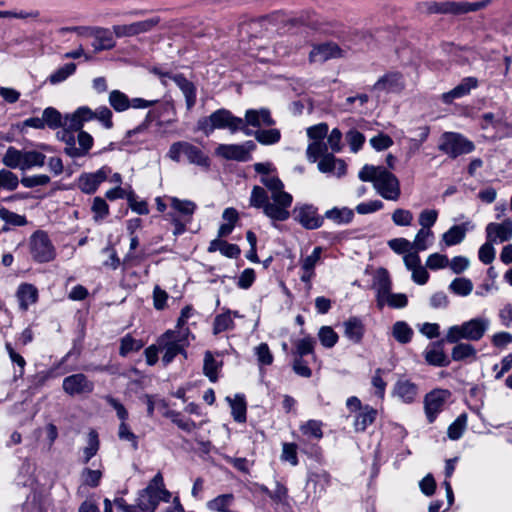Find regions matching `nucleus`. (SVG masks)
<instances>
[{
	"mask_svg": "<svg viewBox=\"0 0 512 512\" xmlns=\"http://www.w3.org/2000/svg\"><path fill=\"white\" fill-rule=\"evenodd\" d=\"M302 434L308 438L320 440L323 437L322 422L318 420H308L300 426Z\"/></svg>",
	"mask_w": 512,
	"mask_h": 512,
	"instance_id": "obj_46",
	"label": "nucleus"
},
{
	"mask_svg": "<svg viewBox=\"0 0 512 512\" xmlns=\"http://www.w3.org/2000/svg\"><path fill=\"white\" fill-rule=\"evenodd\" d=\"M296 220L304 228L313 230L323 225L324 217L318 214L317 208L313 205H304L299 208Z\"/></svg>",
	"mask_w": 512,
	"mask_h": 512,
	"instance_id": "obj_22",
	"label": "nucleus"
},
{
	"mask_svg": "<svg viewBox=\"0 0 512 512\" xmlns=\"http://www.w3.org/2000/svg\"><path fill=\"white\" fill-rule=\"evenodd\" d=\"M467 426V415L460 414L454 422H452L447 430V435L451 440H458L462 437Z\"/></svg>",
	"mask_w": 512,
	"mask_h": 512,
	"instance_id": "obj_47",
	"label": "nucleus"
},
{
	"mask_svg": "<svg viewBox=\"0 0 512 512\" xmlns=\"http://www.w3.org/2000/svg\"><path fill=\"white\" fill-rule=\"evenodd\" d=\"M162 485V474L158 472L149 482L146 488L142 489L136 499V505H129L123 498L115 499V505L119 512H155L158 507L156 488Z\"/></svg>",
	"mask_w": 512,
	"mask_h": 512,
	"instance_id": "obj_3",
	"label": "nucleus"
},
{
	"mask_svg": "<svg viewBox=\"0 0 512 512\" xmlns=\"http://www.w3.org/2000/svg\"><path fill=\"white\" fill-rule=\"evenodd\" d=\"M126 199L132 211L139 215H147L149 213L147 202L144 200L138 201L133 190L128 191Z\"/></svg>",
	"mask_w": 512,
	"mask_h": 512,
	"instance_id": "obj_62",
	"label": "nucleus"
},
{
	"mask_svg": "<svg viewBox=\"0 0 512 512\" xmlns=\"http://www.w3.org/2000/svg\"><path fill=\"white\" fill-rule=\"evenodd\" d=\"M91 210L94 213L95 221L103 220L109 214V206L107 202L101 197L94 198Z\"/></svg>",
	"mask_w": 512,
	"mask_h": 512,
	"instance_id": "obj_63",
	"label": "nucleus"
},
{
	"mask_svg": "<svg viewBox=\"0 0 512 512\" xmlns=\"http://www.w3.org/2000/svg\"><path fill=\"white\" fill-rule=\"evenodd\" d=\"M19 186L18 176L9 169H0V190L12 192Z\"/></svg>",
	"mask_w": 512,
	"mask_h": 512,
	"instance_id": "obj_45",
	"label": "nucleus"
},
{
	"mask_svg": "<svg viewBox=\"0 0 512 512\" xmlns=\"http://www.w3.org/2000/svg\"><path fill=\"white\" fill-rule=\"evenodd\" d=\"M344 53L345 51L336 43L324 42L313 47L309 53V59L314 63H323L330 59L341 58Z\"/></svg>",
	"mask_w": 512,
	"mask_h": 512,
	"instance_id": "obj_17",
	"label": "nucleus"
},
{
	"mask_svg": "<svg viewBox=\"0 0 512 512\" xmlns=\"http://www.w3.org/2000/svg\"><path fill=\"white\" fill-rule=\"evenodd\" d=\"M76 71V64L67 63L64 66L58 68L49 76V82L51 84H58L65 81L69 76L74 74Z\"/></svg>",
	"mask_w": 512,
	"mask_h": 512,
	"instance_id": "obj_52",
	"label": "nucleus"
},
{
	"mask_svg": "<svg viewBox=\"0 0 512 512\" xmlns=\"http://www.w3.org/2000/svg\"><path fill=\"white\" fill-rule=\"evenodd\" d=\"M254 354L257 357L259 366H270L274 361V356L267 343H260L256 346Z\"/></svg>",
	"mask_w": 512,
	"mask_h": 512,
	"instance_id": "obj_57",
	"label": "nucleus"
},
{
	"mask_svg": "<svg viewBox=\"0 0 512 512\" xmlns=\"http://www.w3.org/2000/svg\"><path fill=\"white\" fill-rule=\"evenodd\" d=\"M0 219L3 220L6 224L13 226H24L27 224V219L25 216L19 215L4 207L0 208Z\"/></svg>",
	"mask_w": 512,
	"mask_h": 512,
	"instance_id": "obj_61",
	"label": "nucleus"
},
{
	"mask_svg": "<svg viewBox=\"0 0 512 512\" xmlns=\"http://www.w3.org/2000/svg\"><path fill=\"white\" fill-rule=\"evenodd\" d=\"M16 297L19 303V308L22 311H27L31 304H34L38 299L37 288L29 283L19 285Z\"/></svg>",
	"mask_w": 512,
	"mask_h": 512,
	"instance_id": "obj_32",
	"label": "nucleus"
},
{
	"mask_svg": "<svg viewBox=\"0 0 512 512\" xmlns=\"http://www.w3.org/2000/svg\"><path fill=\"white\" fill-rule=\"evenodd\" d=\"M161 119L160 109H151L147 112L144 121L138 125L136 128L129 130L126 134L127 138L132 137L135 134L142 133L146 131L149 125L154 121H159Z\"/></svg>",
	"mask_w": 512,
	"mask_h": 512,
	"instance_id": "obj_49",
	"label": "nucleus"
},
{
	"mask_svg": "<svg viewBox=\"0 0 512 512\" xmlns=\"http://www.w3.org/2000/svg\"><path fill=\"white\" fill-rule=\"evenodd\" d=\"M260 182L271 192V199L289 210L292 205L293 197L290 193L284 191V183L278 176H261Z\"/></svg>",
	"mask_w": 512,
	"mask_h": 512,
	"instance_id": "obj_14",
	"label": "nucleus"
},
{
	"mask_svg": "<svg viewBox=\"0 0 512 512\" xmlns=\"http://www.w3.org/2000/svg\"><path fill=\"white\" fill-rule=\"evenodd\" d=\"M393 395L398 397L402 402L410 404L415 401L418 395V387L409 380L400 379L394 385Z\"/></svg>",
	"mask_w": 512,
	"mask_h": 512,
	"instance_id": "obj_27",
	"label": "nucleus"
},
{
	"mask_svg": "<svg viewBox=\"0 0 512 512\" xmlns=\"http://www.w3.org/2000/svg\"><path fill=\"white\" fill-rule=\"evenodd\" d=\"M377 410L370 405H364L363 409L355 414L353 427L355 432H364L377 418Z\"/></svg>",
	"mask_w": 512,
	"mask_h": 512,
	"instance_id": "obj_29",
	"label": "nucleus"
},
{
	"mask_svg": "<svg viewBox=\"0 0 512 512\" xmlns=\"http://www.w3.org/2000/svg\"><path fill=\"white\" fill-rule=\"evenodd\" d=\"M183 156H185L191 164L205 168L210 165L209 157L205 155L200 148L189 142H185Z\"/></svg>",
	"mask_w": 512,
	"mask_h": 512,
	"instance_id": "obj_35",
	"label": "nucleus"
},
{
	"mask_svg": "<svg viewBox=\"0 0 512 512\" xmlns=\"http://www.w3.org/2000/svg\"><path fill=\"white\" fill-rule=\"evenodd\" d=\"M244 128V120L234 116L230 110L225 108L218 109L197 121V130L205 136H210L216 129H228L230 133L234 134L237 131L243 132Z\"/></svg>",
	"mask_w": 512,
	"mask_h": 512,
	"instance_id": "obj_2",
	"label": "nucleus"
},
{
	"mask_svg": "<svg viewBox=\"0 0 512 512\" xmlns=\"http://www.w3.org/2000/svg\"><path fill=\"white\" fill-rule=\"evenodd\" d=\"M108 101L116 112H124L131 107L130 99L120 90H112L109 94Z\"/></svg>",
	"mask_w": 512,
	"mask_h": 512,
	"instance_id": "obj_43",
	"label": "nucleus"
},
{
	"mask_svg": "<svg viewBox=\"0 0 512 512\" xmlns=\"http://www.w3.org/2000/svg\"><path fill=\"white\" fill-rule=\"evenodd\" d=\"M106 178L107 171L104 167L94 173H84L78 178V187L82 192L92 194Z\"/></svg>",
	"mask_w": 512,
	"mask_h": 512,
	"instance_id": "obj_24",
	"label": "nucleus"
},
{
	"mask_svg": "<svg viewBox=\"0 0 512 512\" xmlns=\"http://www.w3.org/2000/svg\"><path fill=\"white\" fill-rule=\"evenodd\" d=\"M315 339L311 336H306L294 342L296 357H304L306 355H314Z\"/></svg>",
	"mask_w": 512,
	"mask_h": 512,
	"instance_id": "obj_48",
	"label": "nucleus"
},
{
	"mask_svg": "<svg viewBox=\"0 0 512 512\" xmlns=\"http://www.w3.org/2000/svg\"><path fill=\"white\" fill-rule=\"evenodd\" d=\"M486 238L494 243H502L512 238V220L506 219L501 223H489L486 226Z\"/></svg>",
	"mask_w": 512,
	"mask_h": 512,
	"instance_id": "obj_21",
	"label": "nucleus"
},
{
	"mask_svg": "<svg viewBox=\"0 0 512 512\" xmlns=\"http://www.w3.org/2000/svg\"><path fill=\"white\" fill-rule=\"evenodd\" d=\"M449 289L456 295L467 296L472 292L473 284L470 279L456 278L450 283Z\"/></svg>",
	"mask_w": 512,
	"mask_h": 512,
	"instance_id": "obj_56",
	"label": "nucleus"
},
{
	"mask_svg": "<svg viewBox=\"0 0 512 512\" xmlns=\"http://www.w3.org/2000/svg\"><path fill=\"white\" fill-rule=\"evenodd\" d=\"M445 339L430 344L424 351V358L430 365L436 367H447L450 360L444 352L443 342Z\"/></svg>",
	"mask_w": 512,
	"mask_h": 512,
	"instance_id": "obj_25",
	"label": "nucleus"
},
{
	"mask_svg": "<svg viewBox=\"0 0 512 512\" xmlns=\"http://www.w3.org/2000/svg\"><path fill=\"white\" fill-rule=\"evenodd\" d=\"M452 393L448 389L436 388L424 397V410L429 423H433L437 416L445 409Z\"/></svg>",
	"mask_w": 512,
	"mask_h": 512,
	"instance_id": "obj_7",
	"label": "nucleus"
},
{
	"mask_svg": "<svg viewBox=\"0 0 512 512\" xmlns=\"http://www.w3.org/2000/svg\"><path fill=\"white\" fill-rule=\"evenodd\" d=\"M234 496L232 494H222L210 500L207 507L212 511L217 512H230L228 507L231 505Z\"/></svg>",
	"mask_w": 512,
	"mask_h": 512,
	"instance_id": "obj_51",
	"label": "nucleus"
},
{
	"mask_svg": "<svg viewBox=\"0 0 512 512\" xmlns=\"http://www.w3.org/2000/svg\"><path fill=\"white\" fill-rule=\"evenodd\" d=\"M383 166H373L366 164L359 171L358 177L361 181L364 182H373V185L377 182L380 171L383 170Z\"/></svg>",
	"mask_w": 512,
	"mask_h": 512,
	"instance_id": "obj_60",
	"label": "nucleus"
},
{
	"mask_svg": "<svg viewBox=\"0 0 512 512\" xmlns=\"http://www.w3.org/2000/svg\"><path fill=\"white\" fill-rule=\"evenodd\" d=\"M160 22L159 17H152L131 24L114 25L113 33L118 37H131L151 31Z\"/></svg>",
	"mask_w": 512,
	"mask_h": 512,
	"instance_id": "obj_16",
	"label": "nucleus"
},
{
	"mask_svg": "<svg viewBox=\"0 0 512 512\" xmlns=\"http://www.w3.org/2000/svg\"><path fill=\"white\" fill-rule=\"evenodd\" d=\"M324 217L339 225L348 224L353 220L354 212L347 207H343L341 209L334 207L327 210Z\"/></svg>",
	"mask_w": 512,
	"mask_h": 512,
	"instance_id": "obj_40",
	"label": "nucleus"
},
{
	"mask_svg": "<svg viewBox=\"0 0 512 512\" xmlns=\"http://www.w3.org/2000/svg\"><path fill=\"white\" fill-rule=\"evenodd\" d=\"M99 438L98 433L95 430H91L88 433V445L84 448V463H88L92 457H94L99 450Z\"/></svg>",
	"mask_w": 512,
	"mask_h": 512,
	"instance_id": "obj_59",
	"label": "nucleus"
},
{
	"mask_svg": "<svg viewBox=\"0 0 512 512\" xmlns=\"http://www.w3.org/2000/svg\"><path fill=\"white\" fill-rule=\"evenodd\" d=\"M328 145L323 141H311L306 149L307 160L311 163H315L319 158H323L324 155H329Z\"/></svg>",
	"mask_w": 512,
	"mask_h": 512,
	"instance_id": "obj_42",
	"label": "nucleus"
},
{
	"mask_svg": "<svg viewBox=\"0 0 512 512\" xmlns=\"http://www.w3.org/2000/svg\"><path fill=\"white\" fill-rule=\"evenodd\" d=\"M413 335V329L405 321H396L392 326V336L400 344L409 343Z\"/></svg>",
	"mask_w": 512,
	"mask_h": 512,
	"instance_id": "obj_38",
	"label": "nucleus"
},
{
	"mask_svg": "<svg viewBox=\"0 0 512 512\" xmlns=\"http://www.w3.org/2000/svg\"><path fill=\"white\" fill-rule=\"evenodd\" d=\"M170 201L171 208L180 214L187 222H190L197 209L196 203L191 200H181L176 197H172Z\"/></svg>",
	"mask_w": 512,
	"mask_h": 512,
	"instance_id": "obj_37",
	"label": "nucleus"
},
{
	"mask_svg": "<svg viewBox=\"0 0 512 512\" xmlns=\"http://www.w3.org/2000/svg\"><path fill=\"white\" fill-rule=\"evenodd\" d=\"M405 78L398 71H390L382 75L370 88L380 97L382 94H399L405 89Z\"/></svg>",
	"mask_w": 512,
	"mask_h": 512,
	"instance_id": "obj_9",
	"label": "nucleus"
},
{
	"mask_svg": "<svg viewBox=\"0 0 512 512\" xmlns=\"http://www.w3.org/2000/svg\"><path fill=\"white\" fill-rule=\"evenodd\" d=\"M455 346L451 351V358L454 361H474L477 358V350L467 342L454 343Z\"/></svg>",
	"mask_w": 512,
	"mask_h": 512,
	"instance_id": "obj_34",
	"label": "nucleus"
},
{
	"mask_svg": "<svg viewBox=\"0 0 512 512\" xmlns=\"http://www.w3.org/2000/svg\"><path fill=\"white\" fill-rule=\"evenodd\" d=\"M249 204L256 209H262L265 216L273 221H286L290 217L289 210H286L278 202L269 199L267 191L262 186L252 188Z\"/></svg>",
	"mask_w": 512,
	"mask_h": 512,
	"instance_id": "obj_5",
	"label": "nucleus"
},
{
	"mask_svg": "<svg viewBox=\"0 0 512 512\" xmlns=\"http://www.w3.org/2000/svg\"><path fill=\"white\" fill-rule=\"evenodd\" d=\"M171 80L178 86L185 97L186 108L190 111L196 104L197 89L193 82L183 74L177 73L171 76Z\"/></svg>",
	"mask_w": 512,
	"mask_h": 512,
	"instance_id": "obj_26",
	"label": "nucleus"
},
{
	"mask_svg": "<svg viewBox=\"0 0 512 512\" xmlns=\"http://www.w3.org/2000/svg\"><path fill=\"white\" fill-rule=\"evenodd\" d=\"M244 125L249 128H260L262 126L272 127L275 125V120L271 116V112L267 108L248 109L244 116Z\"/></svg>",
	"mask_w": 512,
	"mask_h": 512,
	"instance_id": "obj_20",
	"label": "nucleus"
},
{
	"mask_svg": "<svg viewBox=\"0 0 512 512\" xmlns=\"http://www.w3.org/2000/svg\"><path fill=\"white\" fill-rule=\"evenodd\" d=\"M318 169L322 173H333L338 177L346 174V164L342 159L336 158L332 153L324 155L318 162Z\"/></svg>",
	"mask_w": 512,
	"mask_h": 512,
	"instance_id": "obj_28",
	"label": "nucleus"
},
{
	"mask_svg": "<svg viewBox=\"0 0 512 512\" xmlns=\"http://www.w3.org/2000/svg\"><path fill=\"white\" fill-rule=\"evenodd\" d=\"M46 156L37 150H24L22 171L30 170L34 167H43Z\"/></svg>",
	"mask_w": 512,
	"mask_h": 512,
	"instance_id": "obj_41",
	"label": "nucleus"
},
{
	"mask_svg": "<svg viewBox=\"0 0 512 512\" xmlns=\"http://www.w3.org/2000/svg\"><path fill=\"white\" fill-rule=\"evenodd\" d=\"M243 133L246 136H254L262 145H273L280 141L281 133L276 128L252 130L245 126Z\"/></svg>",
	"mask_w": 512,
	"mask_h": 512,
	"instance_id": "obj_31",
	"label": "nucleus"
},
{
	"mask_svg": "<svg viewBox=\"0 0 512 512\" xmlns=\"http://www.w3.org/2000/svg\"><path fill=\"white\" fill-rule=\"evenodd\" d=\"M376 290V302L379 309H383L386 305L387 297L392 293V282L386 269H379L374 282Z\"/></svg>",
	"mask_w": 512,
	"mask_h": 512,
	"instance_id": "obj_19",
	"label": "nucleus"
},
{
	"mask_svg": "<svg viewBox=\"0 0 512 512\" xmlns=\"http://www.w3.org/2000/svg\"><path fill=\"white\" fill-rule=\"evenodd\" d=\"M344 335L353 343H360L365 333V326L362 320L356 316L348 318L343 322Z\"/></svg>",
	"mask_w": 512,
	"mask_h": 512,
	"instance_id": "obj_30",
	"label": "nucleus"
},
{
	"mask_svg": "<svg viewBox=\"0 0 512 512\" xmlns=\"http://www.w3.org/2000/svg\"><path fill=\"white\" fill-rule=\"evenodd\" d=\"M165 416L170 418L174 424L185 432L190 433L196 429V423L193 420L182 418L180 413L177 411L170 410L165 413Z\"/></svg>",
	"mask_w": 512,
	"mask_h": 512,
	"instance_id": "obj_54",
	"label": "nucleus"
},
{
	"mask_svg": "<svg viewBox=\"0 0 512 512\" xmlns=\"http://www.w3.org/2000/svg\"><path fill=\"white\" fill-rule=\"evenodd\" d=\"M490 326L489 319L476 317L448 328L445 340L448 343H458L461 340L479 341L483 338Z\"/></svg>",
	"mask_w": 512,
	"mask_h": 512,
	"instance_id": "obj_4",
	"label": "nucleus"
},
{
	"mask_svg": "<svg viewBox=\"0 0 512 512\" xmlns=\"http://www.w3.org/2000/svg\"><path fill=\"white\" fill-rule=\"evenodd\" d=\"M433 239V232L431 230L420 229L414 239V242L411 243L412 247L416 251H424L431 244Z\"/></svg>",
	"mask_w": 512,
	"mask_h": 512,
	"instance_id": "obj_58",
	"label": "nucleus"
},
{
	"mask_svg": "<svg viewBox=\"0 0 512 512\" xmlns=\"http://www.w3.org/2000/svg\"><path fill=\"white\" fill-rule=\"evenodd\" d=\"M81 122L76 111L63 117L62 129L57 132L58 140L65 143L64 153L70 158H80L88 155L93 146V137L82 130Z\"/></svg>",
	"mask_w": 512,
	"mask_h": 512,
	"instance_id": "obj_1",
	"label": "nucleus"
},
{
	"mask_svg": "<svg viewBox=\"0 0 512 512\" xmlns=\"http://www.w3.org/2000/svg\"><path fill=\"white\" fill-rule=\"evenodd\" d=\"M94 387V382L83 373L69 375L62 382L63 391L71 397L91 394Z\"/></svg>",
	"mask_w": 512,
	"mask_h": 512,
	"instance_id": "obj_13",
	"label": "nucleus"
},
{
	"mask_svg": "<svg viewBox=\"0 0 512 512\" xmlns=\"http://www.w3.org/2000/svg\"><path fill=\"white\" fill-rule=\"evenodd\" d=\"M180 342L181 338L176 335V331L168 330L163 334L160 345L163 346L164 350L162 357L164 365L171 363L178 354L183 352V345Z\"/></svg>",
	"mask_w": 512,
	"mask_h": 512,
	"instance_id": "obj_18",
	"label": "nucleus"
},
{
	"mask_svg": "<svg viewBox=\"0 0 512 512\" xmlns=\"http://www.w3.org/2000/svg\"><path fill=\"white\" fill-rule=\"evenodd\" d=\"M470 222H465L460 225H453L443 235L442 240L446 246H454L460 244L466 236Z\"/></svg>",
	"mask_w": 512,
	"mask_h": 512,
	"instance_id": "obj_33",
	"label": "nucleus"
},
{
	"mask_svg": "<svg viewBox=\"0 0 512 512\" xmlns=\"http://www.w3.org/2000/svg\"><path fill=\"white\" fill-rule=\"evenodd\" d=\"M493 245H494L493 241L487 240L479 248V251H478L479 260L486 265L491 264L495 259L496 251H495V248L493 247Z\"/></svg>",
	"mask_w": 512,
	"mask_h": 512,
	"instance_id": "obj_64",
	"label": "nucleus"
},
{
	"mask_svg": "<svg viewBox=\"0 0 512 512\" xmlns=\"http://www.w3.org/2000/svg\"><path fill=\"white\" fill-rule=\"evenodd\" d=\"M320 343L325 348H332L338 342V334L330 326H322L318 332Z\"/></svg>",
	"mask_w": 512,
	"mask_h": 512,
	"instance_id": "obj_55",
	"label": "nucleus"
},
{
	"mask_svg": "<svg viewBox=\"0 0 512 512\" xmlns=\"http://www.w3.org/2000/svg\"><path fill=\"white\" fill-rule=\"evenodd\" d=\"M73 30L77 31L79 34L85 33L89 36H92L94 40L91 45L95 52L111 50L116 45L113 33L107 28L74 27Z\"/></svg>",
	"mask_w": 512,
	"mask_h": 512,
	"instance_id": "obj_12",
	"label": "nucleus"
},
{
	"mask_svg": "<svg viewBox=\"0 0 512 512\" xmlns=\"http://www.w3.org/2000/svg\"><path fill=\"white\" fill-rule=\"evenodd\" d=\"M484 7L483 2H431L427 4L429 13H450V14H464L470 11H477Z\"/></svg>",
	"mask_w": 512,
	"mask_h": 512,
	"instance_id": "obj_15",
	"label": "nucleus"
},
{
	"mask_svg": "<svg viewBox=\"0 0 512 512\" xmlns=\"http://www.w3.org/2000/svg\"><path fill=\"white\" fill-rule=\"evenodd\" d=\"M42 117L45 127L52 130L58 129L63 125V116L54 107L45 108L43 110Z\"/></svg>",
	"mask_w": 512,
	"mask_h": 512,
	"instance_id": "obj_44",
	"label": "nucleus"
},
{
	"mask_svg": "<svg viewBox=\"0 0 512 512\" xmlns=\"http://www.w3.org/2000/svg\"><path fill=\"white\" fill-rule=\"evenodd\" d=\"M24 150H19L14 146H9L2 156V164L6 169H19L22 171Z\"/></svg>",
	"mask_w": 512,
	"mask_h": 512,
	"instance_id": "obj_36",
	"label": "nucleus"
},
{
	"mask_svg": "<svg viewBox=\"0 0 512 512\" xmlns=\"http://www.w3.org/2000/svg\"><path fill=\"white\" fill-rule=\"evenodd\" d=\"M374 188L386 200L397 201L401 195L400 183L397 177L385 167L380 171Z\"/></svg>",
	"mask_w": 512,
	"mask_h": 512,
	"instance_id": "obj_11",
	"label": "nucleus"
},
{
	"mask_svg": "<svg viewBox=\"0 0 512 512\" xmlns=\"http://www.w3.org/2000/svg\"><path fill=\"white\" fill-rule=\"evenodd\" d=\"M234 327V321L231 318L230 311L219 314L213 322V334L217 335Z\"/></svg>",
	"mask_w": 512,
	"mask_h": 512,
	"instance_id": "obj_50",
	"label": "nucleus"
},
{
	"mask_svg": "<svg viewBox=\"0 0 512 512\" xmlns=\"http://www.w3.org/2000/svg\"><path fill=\"white\" fill-rule=\"evenodd\" d=\"M230 403L233 419L236 422L243 423L246 421V401L243 395L237 394L234 399L227 397Z\"/></svg>",
	"mask_w": 512,
	"mask_h": 512,
	"instance_id": "obj_39",
	"label": "nucleus"
},
{
	"mask_svg": "<svg viewBox=\"0 0 512 512\" xmlns=\"http://www.w3.org/2000/svg\"><path fill=\"white\" fill-rule=\"evenodd\" d=\"M219 366L220 364L214 359L212 353L210 351H206L204 355L203 372L211 382H215L217 380V371Z\"/></svg>",
	"mask_w": 512,
	"mask_h": 512,
	"instance_id": "obj_53",
	"label": "nucleus"
},
{
	"mask_svg": "<svg viewBox=\"0 0 512 512\" xmlns=\"http://www.w3.org/2000/svg\"><path fill=\"white\" fill-rule=\"evenodd\" d=\"M256 149V144L248 140L242 144H219L215 154L225 160L246 162L251 159V152Z\"/></svg>",
	"mask_w": 512,
	"mask_h": 512,
	"instance_id": "obj_10",
	"label": "nucleus"
},
{
	"mask_svg": "<svg viewBox=\"0 0 512 512\" xmlns=\"http://www.w3.org/2000/svg\"><path fill=\"white\" fill-rule=\"evenodd\" d=\"M478 86V80L475 77H466L461 80V82L455 86L452 90L443 93L441 95V100L445 104H451L453 100L462 98L468 95L472 89H475Z\"/></svg>",
	"mask_w": 512,
	"mask_h": 512,
	"instance_id": "obj_23",
	"label": "nucleus"
},
{
	"mask_svg": "<svg viewBox=\"0 0 512 512\" xmlns=\"http://www.w3.org/2000/svg\"><path fill=\"white\" fill-rule=\"evenodd\" d=\"M32 258L38 263L52 261L55 256V248L46 232L38 230L34 232L29 241Z\"/></svg>",
	"mask_w": 512,
	"mask_h": 512,
	"instance_id": "obj_6",
	"label": "nucleus"
},
{
	"mask_svg": "<svg viewBox=\"0 0 512 512\" xmlns=\"http://www.w3.org/2000/svg\"><path fill=\"white\" fill-rule=\"evenodd\" d=\"M438 148L451 158H456L472 152L474 144L460 134L447 132L443 134Z\"/></svg>",
	"mask_w": 512,
	"mask_h": 512,
	"instance_id": "obj_8",
	"label": "nucleus"
}]
</instances>
